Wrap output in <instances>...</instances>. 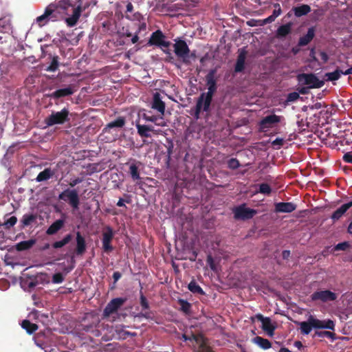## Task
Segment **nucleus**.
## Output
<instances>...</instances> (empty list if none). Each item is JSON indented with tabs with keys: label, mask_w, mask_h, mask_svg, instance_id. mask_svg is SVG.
<instances>
[{
	"label": "nucleus",
	"mask_w": 352,
	"mask_h": 352,
	"mask_svg": "<svg viewBox=\"0 0 352 352\" xmlns=\"http://www.w3.org/2000/svg\"><path fill=\"white\" fill-rule=\"evenodd\" d=\"M174 52L177 57L182 60V62L188 66L191 65V62L187 58L188 54L190 52V49L186 42L182 39H176L175 43L173 44Z\"/></svg>",
	"instance_id": "0eeeda50"
},
{
	"label": "nucleus",
	"mask_w": 352,
	"mask_h": 352,
	"mask_svg": "<svg viewBox=\"0 0 352 352\" xmlns=\"http://www.w3.org/2000/svg\"><path fill=\"white\" fill-rule=\"evenodd\" d=\"M351 207H352V201L343 204L338 208L331 216L333 221L335 222L339 220Z\"/></svg>",
	"instance_id": "b1692460"
},
{
	"label": "nucleus",
	"mask_w": 352,
	"mask_h": 352,
	"mask_svg": "<svg viewBox=\"0 0 352 352\" xmlns=\"http://www.w3.org/2000/svg\"><path fill=\"white\" fill-rule=\"evenodd\" d=\"M165 38L166 36L163 34V32L161 30H157L152 33L148 41V45H155L160 47L164 53L169 55L168 59L169 61H170V60L173 58L170 51L168 50L171 43L169 41H166Z\"/></svg>",
	"instance_id": "39448f33"
},
{
	"label": "nucleus",
	"mask_w": 352,
	"mask_h": 352,
	"mask_svg": "<svg viewBox=\"0 0 352 352\" xmlns=\"http://www.w3.org/2000/svg\"><path fill=\"white\" fill-rule=\"evenodd\" d=\"M78 329L89 333L94 337L102 336V340L107 342L111 340V337L107 334L102 335V331L107 330L111 333L113 327L108 324L100 322L98 316L90 314L87 316L78 325Z\"/></svg>",
	"instance_id": "f03ea898"
},
{
	"label": "nucleus",
	"mask_w": 352,
	"mask_h": 352,
	"mask_svg": "<svg viewBox=\"0 0 352 352\" xmlns=\"http://www.w3.org/2000/svg\"><path fill=\"white\" fill-rule=\"evenodd\" d=\"M58 199L68 201L69 204L74 209H78L80 205V199L78 192L76 189L71 190L67 188L63 191L58 195Z\"/></svg>",
	"instance_id": "9d476101"
},
{
	"label": "nucleus",
	"mask_w": 352,
	"mask_h": 352,
	"mask_svg": "<svg viewBox=\"0 0 352 352\" xmlns=\"http://www.w3.org/2000/svg\"><path fill=\"white\" fill-rule=\"evenodd\" d=\"M292 24L291 23H287L285 25H280L276 32L277 36L278 37H285L288 35L292 31Z\"/></svg>",
	"instance_id": "2f4dec72"
},
{
	"label": "nucleus",
	"mask_w": 352,
	"mask_h": 352,
	"mask_svg": "<svg viewBox=\"0 0 352 352\" xmlns=\"http://www.w3.org/2000/svg\"><path fill=\"white\" fill-rule=\"evenodd\" d=\"M74 94V89L72 87L68 86L67 87L59 89L56 90L55 91L45 94V97L53 98V99H59L61 98H65L67 96H69Z\"/></svg>",
	"instance_id": "a211bd4d"
},
{
	"label": "nucleus",
	"mask_w": 352,
	"mask_h": 352,
	"mask_svg": "<svg viewBox=\"0 0 352 352\" xmlns=\"http://www.w3.org/2000/svg\"><path fill=\"white\" fill-rule=\"evenodd\" d=\"M36 243V239H31L28 241H23L18 243L16 245V250L17 251H24L30 250L33 247V245Z\"/></svg>",
	"instance_id": "c756f323"
},
{
	"label": "nucleus",
	"mask_w": 352,
	"mask_h": 352,
	"mask_svg": "<svg viewBox=\"0 0 352 352\" xmlns=\"http://www.w3.org/2000/svg\"><path fill=\"white\" fill-rule=\"evenodd\" d=\"M275 19H276L274 18V16L271 14L267 18L264 19V23H270L273 22V21H274Z\"/></svg>",
	"instance_id": "774afa93"
},
{
	"label": "nucleus",
	"mask_w": 352,
	"mask_h": 352,
	"mask_svg": "<svg viewBox=\"0 0 352 352\" xmlns=\"http://www.w3.org/2000/svg\"><path fill=\"white\" fill-rule=\"evenodd\" d=\"M343 72H344L342 70L337 69L333 72L326 73L325 76L327 78V80H328V81L337 80L340 78L341 74H343Z\"/></svg>",
	"instance_id": "58836bf2"
},
{
	"label": "nucleus",
	"mask_w": 352,
	"mask_h": 352,
	"mask_svg": "<svg viewBox=\"0 0 352 352\" xmlns=\"http://www.w3.org/2000/svg\"><path fill=\"white\" fill-rule=\"evenodd\" d=\"M151 108L158 111L161 116L164 115L166 104L165 102L162 100L160 94L158 92H155L153 94Z\"/></svg>",
	"instance_id": "dca6fc26"
},
{
	"label": "nucleus",
	"mask_w": 352,
	"mask_h": 352,
	"mask_svg": "<svg viewBox=\"0 0 352 352\" xmlns=\"http://www.w3.org/2000/svg\"><path fill=\"white\" fill-rule=\"evenodd\" d=\"M234 218L236 220H248L257 214V210L246 207L245 204H241L232 210Z\"/></svg>",
	"instance_id": "1a4fd4ad"
},
{
	"label": "nucleus",
	"mask_w": 352,
	"mask_h": 352,
	"mask_svg": "<svg viewBox=\"0 0 352 352\" xmlns=\"http://www.w3.org/2000/svg\"><path fill=\"white\" fill-rule=\"evenodd\" d=\"M58 56H54L52 58L50 65L46 68L45 70L50 72H54L58 69Z\"/></svg>",
	"instance_id": "ea45409f"
},
{
	"label": "nucleus",
	"mask_w": 352,
	"mask_h": 352,
	"mask_svg": "<svg viewBox=\"0 0 352 352\" xmlns=\"http://www.w3.org/2000/svg\"><path fill=\"white\" fill-rule=\"evenodd\" d=\"M17 222V218L15 216H12L8 219L5 222L3 223V226L5 229L9 230L12 227H13Z\"/></svg>",
	"instance_id": "37998d69"
},
{
	"label": "nucleus",
	"mask_w": 352,
	"mask_h": 352,
	"mask_svg": "<svg viewBox=\"0 0 352 352\" xmlns=\"http://www.w3.org/2000/svg\"><path fill=\"white\" fill-rule=\"evenodd\" d=\"M102 249L104 252L109 253L113 251V247L111 245V241L114 236V232L110 226L104 227L102 231Z\"/></svg>",
	"instance_id": "9b49d317"
},
{
	"label": "nucleus",
	"mask_w": 352,
	"mask_h": 352,
	"mask_svg": "<svg viewBox=\"0 0 352 352\" xmlns=\"http://www.w3.org/2000/svg\"><path fill=\"white\" fill-rule=\"evenodd\" d=\"M76 247L75 249V253L78 256H82L86 252L87 244L85 237L78 231L76 234Z\"/></svg>",
	"instance_id": "6ab92c4d"
},
{
	"label": "nucleus",
	"mask_w": 352,
	"mask_h": 352,
	"mask_svg": "<svg viewBox=\"0 0 352 352\" xmlns=\"http://www.w3.org/2000/svg\"><path fill=\"white\" fill-rule=\"evenodd\" d=\"M21 327L25 329L28 334L34 333L38 329V325L36 324L31 322L28 320H24L22 321Z\"/></svg>",
	"instance_id": "473e14b6"
},
{
	"label": "nucleus",
	"mask_w": 352,
	"mask_h": 352,
	"mask_svg": "<svg viewBox=\"0 0 352 352\" xmlns=\"http://www.w3.org/2000/svg\"><path fill=\"white\" fill-rule=\"evenodd\" d=\"M256 318L262 322V329L267 332L270 336H272L274 333L275 327L272 325L270 318H265L261 314H258Z\"/></svg>",
	"instance_id": "412c9836"
},
{
	"label": "nucleus",
	"mask_w": 352,
	"mask_h": 352,
	"mask_svg": "<svg viewBox=\"0 0 352 352\" xmlns=\"http://www.w3.org/2000/svg\"><path fill=\"white\" fill-rule=\"evenodd\" d=\"M320 56L324 63H326L329 60V56L325 52H320Z\"/></svg>",
	"instance_id": "0e129e2a"
},
{
	"label": "nucleus",
	"mask_w": 352,
	"mask_h": 352,
	"mask_svg": "<svg viewBox=\"0 0 352 352\" xmlns=\"http://www.w3.org/2000/svg\"><path fill=\"white\" fill-rule=\"evenodd\" d=\"M69 111L67 108H63L60 111H52V113L45 119V123L48 126L56 124H63L69 121Z\"/></svg>",
	"instance_id": "423d86ee"
},
{
	"label": "nucleus",
	"mask_w": 352,
	"mask_h": 352,
	"mask_svg": "<svg viewBox=\"0 0 352 352\" xmlns=\"http://www.w3.org/2000/svg\"><path fill=\"white\" fill-rule=\"evenodd\" d=\"M54 5H49L45 8L44 13L36 18V23L40 27L46 25L50 21H55L56 20L57 15L54 12Z\"/></svg>",
	"instance_id": "ddd939ff"
},
{
	"label": "nucleus",
	"mask_w": 352,
	"mask_h": 352,
	"mask_svg": "<svg viewBox=\"0 0 352 352\" xmlns=\"http://www.w3.org/2000/svg\"><path fill=\"white\" fill-rule=\"evenodd\" d=\"M72 239V235L71 234H66L63 239L60 241H55L52 244V247L54 249H59L68 244Z\"/></svg>",
	"instance_id": "f704fd0d"
},
{
	"label": "nucleus",
	"mask_w": 352,
	"mask_h": 352,
	"mask_svg": "<svg viewBox=\"0 0 352 352\" xmlns=\"http://www.w3.org/2000/svg\"><path fill=\"white\" fill-rule=\"evenodd\" d=\"M65 224V219H60L53 222L47 229L46 234L47 235H54L58 233L63 228Z\"/></svg>",
	"instance_id": "5701e85b"
},
{
	"label": "nucleus",
	"mask_w": 352,
	"mask_h": 352,
	"mask_svg": "<svg viewBox=\"0 0 352 352\" xmlns=\"http://www.w3.org/2000/svg\"><path fill=\"white\" fill-rule=\"evenodd\" d=\"M55 174V172L50 168H45L43 171L40 172L36 178L37 182L47 181L52 178Z\"/></svg>",
	"instance_id": "cd10ccee"
},
{
	"label": "nucleus",
	"mask_w": 352,
	"mask_h": 352,
	"mask_svg": "<svg viewBox=\"0 0 352 352\" xmlns=\"http://www.w3.org/2000/svg\"><path fill=\"white\" fill-rule=\"evenodd\" d=\"M184 340L195 341L197 344H200V347H205V342L203 340L202 336H199L195 334H192L190 336H188L186 334L182 336Z\"/></svg>",
	"instance_id": "4c0bfd02"
},
{
	"label": "nucleus",
	"mask_w": 352,
	"mask_h": 352,
	"mask_svg": "<svg viewBox=\"0 0 352 352\" xmlns=\"http://www.w3.org/2000/svg\"><path fill=\"white\" fill-rule=\"evenodd\" d=\"M275 9L274 10L272 15L276 19L282 12L281 8L279 3L274 4Z\"/></svg>",
	"instance_id": "6e6d98bb"
},
{
	"label": "nucleus",
	"mask_w": 352,
	"mask_h": 352,
	"mask_svg": "<svg viewBox=\"0 0 352 352\" xmlns=\"http://www.w3.org/2000/svg\"><path fill=\"white\" fill-rule=\"evenodd\" d=\"M131 200L130 199H126V200H124L122 198H120L118 201L117 202V206H119V207H124V208H126V206H125L124 204V202H126V203H130Z\"/></svg>",
	"instance_id": "13d9d810"
},
{
	"label": "nucleus",
	"mask_w": 352,
	"mask_h": 352,
	"mask_svg": "<svg viewBox=\"0 0 352 352\" xmlns=\"http://www.w3.org/2000/svg\"><path fill=\"white\" fill-rule=\"evenodd\" d=\"M297 78L300 83L307 85L309 89L321 88L324 85L323 80H320L316 74L312 73L300 74L298 75Z\"/></svg>",
	"instance_id": "6e6552de"
},
{
	"label": "nucleus",
	"mask_w": 352,
	"mask_h": 352,
	"mask_svg": "<svg viewBox=\"0 0 352 352\" xmlns=\"http://www.w3.org/2000/svg\"><path fill=\"white\" fill-rule=\"evenodd\" d=\"M284 144V139L283 138H277L276 139H275L272 142V145L278 149L280 148V146H282Z\"/></svg>",
	"instance_id": "5fc2aeb1"
},
{
	"label": "nucleus",
	"mask_w": 352,
	"mask_h": 352,
	"mask_svg": "<svg viewBox=\"0 0 352 352\" xmlns=\"http://www.w3.org/2000/svg\"><path fill=\"white\" fill-rule=\"evenodd\" d=\"M314 336L319 338H328L333 339L335 337V333L328 331H316Z\"/></svg>",
	"instance_id": "a19ab883"
},
{
	"label": "nucleus",
	"mask_w": 352,
	"mask_h": 352,
	"mask_svg": "<svg viewBox=\"0 0 352 352\" xmlns=\"http://www.w3.org/2000/svg\"><path fill=\"white\" fill-rule=\"evenodd\" d=\"M309 87H300L299 89H298V94H303V95H305V94H307L309 93Z\"/></svg>",
	"instance_id": "338daca9"
},
{
	"label": "nucleus",
	"mask_w": 352,
	"mask_h": 352,
	"mask_svg": "<svg viewBox=\"0 0 352 352\" xmlns=\"http://www.w3.org/2000/svg\"><path fill=\"white\" fill-rule=\"evenodd\" d=\"M280 122V116L272 114L263 118L259 122V129L261 131H266L267 129L274 127V126Z\"/></svg>",
	"instance_id": "2eb2a0df"
},
{
	"label": "nucleus",
	"mask_w": 352,
	"mask_h": 352,
	"mask_svg": "<svg viewBox=\"0 0 352 352\" xmlns=\"http://www.w3.org/2000/svg\"><path fill=\"white\" fill-rule=\"evenodd\" d=\"M228 166L230 169L235 170L240 166L239 161L236 158H231L228 161Z\"/></svg>",
	"instance_id": "a18cd8bd"
},
{
	"label": "nucleus",
	"mask_w": 352,
	"mask_h": 352,
	"mask_svg": "<svg viewBox=\"0 0 352 352\" xmlns=\"http://www.w3.org/2000/svg\"><path fill=\"white\" fill-rule=\"evenodd\" d=\"M162 116H161L160 117H159V120H158V121H157V123H154L155 125L158 126H166L167 125L166 122L163 120Z\"/></svg>",
	"instance_id": "e2e57ef3"
},
{
	"label": "nucleus",
	"mask_w": 352,
	"mask_h": 352,
	"mask_svg": "<svg viewBox=\"0 0 352 352\" xmlns=\"http://www.w3.org/2000/svg\"><path fill=\"white\" fill-rule=\"evenodd\" d=\"M115 332L118 339L125 340L129 336L134 337L137 335L135 332H130L124 329V327H116Z\"/></svg>",
	"instance_id": "c85d7f7f"
},
{
	"label": "nucleus",
	"mask_w": 352,
	"mask_h": 352,
	"mask_svg": "<svg viewBox=\"0 0 352 352\" xmlns=\"http://www.w3.org/2000/svg\"><path fill=\"white\" fill-rule=\"evenodd\" d=\"M254 340V342L263 349H268L272 346L271 342L267 339L256 336Z\"/></svg>",
	"instance_id": "e433bc0d"
},
{
	"label": "nucleus",
	"mask_w": 352,
	"mask_h": 352,
	"mask_svg": "<svg viewBox=\"0 0 352 352\" xmlns=\"http://www.w3.org/2000/svg\"><path fill=\"white\" fill-rule=\"evenodd\" d=\"M146 24L145 21L140 22L138 24V30L137 31L138 33L140 32L141 31L146 30Z\"/></svg>",
	"instance_id": "680f3d73"
},
{
	"label": "nucleus",
	"mask_w": 352,
	"mask_h": 352,
	"mask_svg": "<svg viewBox=\"0 0 352 352\" xmlns=\"http://www.w3.org/2000/svg\"><path fill=\"white\" fill-rule=\"evenodd\" d=\"M216 73L217 69H212L206 76L208 91L206 93L201 94L197 100L194 113V118L197 120L200 118L201 111L206 112H208L210 111V107L212 100L213 95L217 89V78H215Z\"/></svg>",
	"instance_id": "f257e3e1"
},
{
	"label": "nucleus",
	"mask_w": 352,
	"mask_h": 352,
	"mask_svg": "<svg viewBox=\"0 0 352 352\" xmlns=\"http://www.w3.org/2000/svg\"><path fill=\"white\" fill-rule=\"evenodd\" d=\"M126 18L131 21H138L139 23L145 21V19H144L143 14H142L139 12H135L131 16H129L127 15Z\"/></svg>",
	"instance_id": "c03bdc74"
},
{
	"label": "nucleus",
	"mask_w": 352,
	"mask_h": 352,
	"mask_svg": "<svg viewBox=\"0 0 352 352\" xmlns=\"http://www.w3.org/2000/svg\"><path fill=\"white\" fill-rule=\"evenodd\" d=\"M296 209V205L292 202H278L275 204L276 212L289 213Z\"/></svg>",
	"instance_id": "4be33fe9"
},
{
	"label": "nucleus",
	"mask_w": 352,
	"mask_h": 352,
	"mask_svg": "<svg viewBox=\"0 0 352 352\" xmlns=\"http://www.w3.org/2000/svg\"><path fill=\"white\" fill-rule=\"evenodd\" d=\"M187 58L190 62H191V60H195L197 58L196 51L195 50H193L192 52L190 51L189 54H188Z\"/></svg>",
	"instance_id": "052dcab7"
},
{
	"label": "nucleus",
	"mask_w": 352,
	"mask_h": 352,
	"mask_svg": "<svg viewBox=\"0 0 352 352\" xmlns=\"http://www.w3.org/2000/svg\"><path fill=\"white\" fill-rule=\"evenodd\" d=\"M312 301H320L327 302L328 301H334L337 298V294L330 290L316 291L310 296Z\"/></svg>",
	"instance_id": "f8f14e48"
},
{
	"label": "nucleus",
	"mask_w": 352,
	"mask_h": 352,
	"mask_svg": "<svg viewBox=\"0 0 352 352\" xmlns=\"http://www.w3.org/2000/svg\"><path fill=\"white\" fill-rule=\"evenodd\" d=\"M258 192H260L263 195H269L272 192V188L268 184L262 183L259 185V190Z\"/></svg>",
	"instance_id": "79ce46f5"
},
{
	"label": "nucleus",
	"mask_w": 352,
	"mask_h": 352,
	"mask_svg": "<svg viewBox=\"0 0 352 352\" xmlns=\"http://www.w3.org/2000/svg\"><path fill=\"white\" fill-rule=\"evenodd\" d=\"M300 333L303 335H308L311 331L312 329H329L334 331L335 322L330 319L328 320H319L312 315H310L307 321H303L299 323Z\"/></svg>",
	"instance_id": "20e7f679"
},
{
	"label": "nucleus",
	"mask_w": 352,
	"mask_h": 352,
	"mask_svg": "<svg viewBox=\"0 0 352 352\" xmlns=\"http://www.w3.org/2000/svg\"><path fill=\"white\" fill-rule=\"evenodd\" d=\"M180 10H182L181 5H179L177 3L171 4L168 6V10L173 14H176V12H177Z\"/></svg>",
	"instance_id": "864d4df0"
},
{
	"label": "nucleus",
	"mask_w": 352,
	"mask_h": 352,
	"mask_svg": "<svg viewBox=\"0 0 352 352\" xmlns=\"http://www.w3.org/2000/svg\"><path fill=\"white\" fill-rule=\"evenodd\" d=\"M50 5L54 6V12L56 15L61 11L65 12L66 14H68L67 10L71 8L72 10V14L71 16L65 19V22L69 27H74L76 25L82 12V8L80 5H78L75 8L69 0H56L54 3H51Z\"/></svg>",
	"instance_id": "7ed1b4c3"
},
{
	"label": "nucleus",
	"mask_w": 352,
	"mask_h": 352,
	"mask_svg": "<svg viewBox=\"0 0 352 352\" xmlns=\"http://www.w3.org/2000/svg\"><path fill=\"white\" fill-rule=\"evenodd\" d=\"M188 289L193 294H197L200 295H205V292L202 288L197 283L195 280L190 282L188 285Z\"/></svg>",
	"instance_id": "c9c22d12"
},
{
	"label": "nucleus",
	"mask_w": 352,
	"mask_h": 352,
	"mask_svg": "<svg viewBox=\"0 0 352 352\" xmlns=\"http://www.w3.org/2000/svg\"><path fill=\"white\" fill-rule=\"evenodd\" d=\"M64 280V276L62 273L58 272L53 275L52 276V283H61Z\"/></svg>",
	"instance_id": "09e8293b"
},
{
	"label": "nucleus",
	"mask_w": 352,
	"mask_h": 352,
	"mask_svg": "<svg viewBox=\"0 0 352 352\" xmlns=\"http://www.w3.org/2000/svg\"><path fill=\"white\" fill-rule=\"evenodd\" d=\"M37 220V214L32 213H28L23 215L20 220L21 228L30 226L33 223H36Z\"/></svg>",
	"instance_id": "a878e982"
},
{
	"label": "nucleus",
	"mask_w": 352,
	"mask_h": 352,
	"mask_svg": "<svg viewBox=\"0 0 352 352\" xmlns=\"http://www.w3.org/2000/svg\"><path fill=\"white\" fill-rule=\"evenodd\" d=\"M179 305H181V309L184 312H189L191 305L188 301L185 300H179Z\"/></svg>",
	"instance_id": "49530a36"
},
{
	"label": "nucleus",
	"mask_w": 352,
	"mask_h": 352,
	"mask_svg": "<svg viewBox=\"0 0 352 352\" xmlns=\"http://www.w3.org/2000/svg\"><path fill=\"white\" fill-rule=\"evenodd\" d=\"M122 276V274L119 272H114L113 274V278L114 280V283H116Z\"/></svg>",
	"instance_id": "69168bd1"
},
{
	"label": "nucleus",
	"mask_w": 352,
	"mask_h": 352,
	"mask_svg": "<svg viewBox=\"0 0 352 352\" xmlns=\"http://www.w3.org/2000/svg\"><path fill=\"white\" fill-rule=\"evenodd\" d=\"M349 246H350V245H349V242L344 241V242H342V243L337 244L334 247V250L336 251H340V250L344 251L346 249H348L349 248Z\"/></svg>",
	"instance_id": "603ef678"
},
{
	"label": "nucleus",
	"mask_w": 352,
	"mask_h": 352,
	"mask_svg": "<svg viewBox=\"0 0 352 352\" xmlns=\"http://www.w3.org/2000/svg\"><path fill=\"white\" fill-rule=\"evenodd\" d=\"M247 56V51L244 49L239 50V54L234 66V72L239 73L245 69V61Z\"/></svg>",
	"instance_id": "aec40b11"
},
{
	"label": "nucleus",
	"mask_w": 352,
	"mask_h": 352,
	"mask_svg": "<svg viewBox=\"0 0 352 352\" xmlns=\"http://www.w3.org/2000/svg\"><path fill=\"white\" fill-rule=\"evenodd\" d=\"M82 182V178L77 177L70 182L69 186L71 187H74L76 185L81 183Z\"/></svg>",
	"instance_id": "bf43d9fd"
},
{
	"label": "nucleus",
	"mask_w": 352,
	"mask_h": 352,
	"mask_svg": "<svg viewBox=\"0 0 352 352\" xmlns=\"http://www.w3.org/2000/svg\"><path fill=\"white\" fill-rule=\"evenodd\" d=\"M142 118L146 122H151L153 123H157V121L159 120V116H148L146 113H143L142 115Z\"/></svg>",
	"instance_id": "8fccbe9b"
},
{
	"label": "nucleus",
	"mask_w": 352,
	"mask_h": 352,
	"mask_svg": "<svg viewBox=\"0 0 352 352\" xmlns=\"http://www.w3.org/2000/svg\"><path fill=\"white\" fill-rule=\"evenodd\" d=\"M315 36V28L311 27L308 29L307 32L305 35L301 36L298 41V46L302 47L308 45L314 38Z\"/></svg>",
	"instance_id": "393cba45"
},
{
	"label": "nucleus",
	"mask_w": 352,
	"mask_h": 352,
	"mask_svg": "<svg viewBox=\"0 0 352 352\" xmlns=\"http://www.w3.org/2000/svg\"><path fill=\"white\" fill-rule=\"evenodd\" d=\"M125 298H116L112 299L105 307L103 315L105 317H109L112 314L116 312L126 302Z\"/></svg>",
	"instance_id": "4468645a"
},
{
	"label": "nucleus",
	"mask_w": 352,
	"mask_h": 352,
	"mask_svg": "<svg viewBox=\"0 0 352 352\" xmlns=\"http://www.w3.org/2000/svg\"><path fill=\"white\" fill-rule=\"evenodd\" d=\"M292 10L296 17H300L307 15L311 10L309 5L302 4L299 6L294 7Z\"/></svg>",
	"instance_id": "bb28decb"
},
{
	"label": "nucleus",
	"mask_w": 352,
	"mask_h": 352,
	"mask_svg": "<svg viewBox=\"0 0 352 352\" xmlns=\"http://www.w3.org/2000/svg\"><path fill=\"white\" fill-rule=\"evenodd\" d=\"M126 123L125 118L122 116L118 117L114 121H112L107 124V126L104 129V131H106L107 128L112 129L115 127L122 128L124 126Z\"/></svg>",
	"instance_id": "72a5a7b5"
},
{
	"label": "nucleus",
	"mask_w": 352,
	"mask_h": 352,
	"mask_svg": "<svg viewBox=\"0 0 352 352\" xmlns=\"http://www.w3.org/2000/svg\"><path fill=\"white\" fill-rule=\"evenodd\" d=\"M135 126L138 134L142 138L151 137L153 131V126L151 124H141L139 120L135 121Z\"/></svg>",
	"instance_id": "f3484780"
},
{
	"label": "nucleus",
	"mask_w": 352,
	"mask_h": 352,
	"mask_svg": "<svg viewBox=\"0 0 352 352\" xmlns=\"http://www.w3.org/2000/svg\"><path fill=\"white\" fill-rule=\"evenodd\" d=\"M140 164V162L134 161V162L131 164L129 166V173L133 181L140 179V173H139V165Z\"/></svg>",
	"instance_id": "7c9ffc66"
},
{
	"label": "nucleus",
	"mask_w": 352,
	"mask_h": 352,
	"mask_svg": "<svg viewBox=\"0 0 352 352\" xmlns=\"http://www.w3.org/2000/svg\"><path fill=\"white\" fill-rule=\"evenodd\" d=\"M140 305L143 309H149L148 302L142 292H140Z\"/></svg>",
	"instance_id": "3c124183"
},
{
	"label": "nucleus",
	"mask_w": 352,
	"mask_h": 352,
	"mask_svg": "<svg viewBox=\"0 0 352 352\" xmlns=\"http://www.w3.org/2000/svg\"><path fill=\"white\" fill-rule=\"evenodd\" d=\"M342 160L346 163L352 164V152L346 153L343 155Z\"/></svg>",
	"instance_id": "4d7b16f0"
},
{
	"label": "nucleus",
	"mask_w": 352,
	"mask_h": 352,
	"mask_svg": "<svg viewBox=\"0 0 352 352\" xmlns=\"http://www.w3.org/2000/svg\"><path fill=\"white\" fill-rule=\"evenodd\" d=\"M300 97V95L297 92H292V93H289L288 94L287 96V99H286V102L288 103V102H294L296 100H297Z\"/></svg>",
	"instance_id": "de8ad7c7"
}]
</instances>
